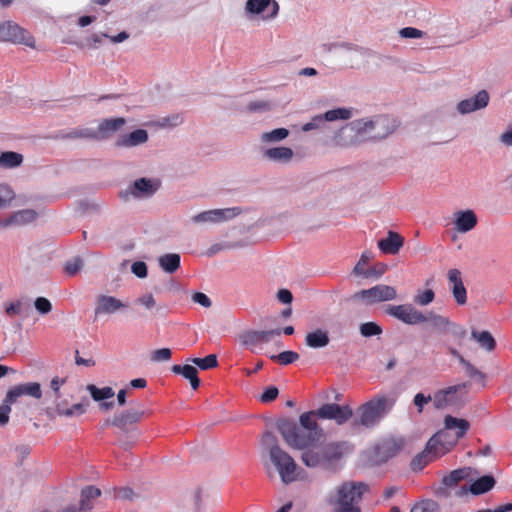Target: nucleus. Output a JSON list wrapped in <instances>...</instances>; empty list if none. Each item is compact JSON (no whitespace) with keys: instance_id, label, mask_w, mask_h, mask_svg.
<instances>
[{"instance_id":"nucleus-43","label":"nucleus","mask_w":512,"mask_h":512,"mask_svg":"<svg viewBox=\"0 0 512 512\" xmlns=\"http://www.w3.org/2000/svg\"><path fill=\"white\" fill-rule=\"evenodd\" d=\"M325 120L323 118V114L316 115L312 117L308 122H306L302 127L301 130L303 132H309L312 130H320L324 127Z\"/></svg>"},{"instance_id":"nucleus-55","label":"nucleus","mask_w":512,"mask_h":512,"mask_svg":"<svg viewBox=\"0 0 512 512\" xmlns=\"http://www.w3.org/2000/svg\"><path fill=\"white\" fill-rule=\"evenodd\" d=\"M430 401H433V397H431L430 395L425 396L422 393H417L414 397V404L418 408L419 412H422L423 407Z\"/></svg>"},{"instance_id":"nucleus-13","label":"nucleus","mask_w":512,"mask_h":512,"mask_svg":"<svg viewBox=\"0 0 512 512\" xmlns=\"http://www.w3.org/2000/svg\"><path fill=\"white\" fill-rule=\"evenodd\" d=\"M86 407L82 403L71 404L67 398L61 395L55 396V400L48 408L47 413L50 418L56 417H77L84 414Z\"/></svg>"},{"instance_id":"nucleus-57","label":"nucleus","mask_w":512,"mask_h":512,"mask_svg":"<svg viewBox=\"0 0 512 512\" xmlns=\"http://www.w3.org/2000/svg\"><path fill=\"white\" fill-rule=\"evenodd\" d=\"M183 122V118L179 114H174L168 117L163 118L162 126L165 127H176Z\"/></svg>"},{"instance_id":"nucleus-23","label":"nucleus","mask_w":512,"mask_h":512,"mask_svg":"<svg viewBox=\"0 0 512 512\" xmlns=\"http://www.w3.org/2000/svg\"><path fill=\"white\" fill-rule=\"evenodd\" d=\"M87 391L90 393L94 401L100 403L101 410L109 411L113 408L114 404L112 401H105L107 399L113 398L115 395V392L111 387L98 388L97 386L90 384L87 386Z\"/></svg>"},{"instance_id":"nucleus-2","label":"nucleus","mask_w":512,"mask_h":512,"mask_svg":"<svg viewBox=\"0 0 512 512\" xmlns=\"http://www.w3.org/2000/svg\"><path fill=\"white\" fill-rule=\"evenodd\" d=\"M396 128V120L386 115L361 118L339 129L333 137V143L335 146L349 147L368 140H380Z\"/></svg>"},{"instance_id":"nucleus-44","label":"nucleus","mask_w":512,"mask_h":512,"mask_svg":"<svg viewBox=\"0 0 512 512\" xmlns=\"http://www.w3.org/2000/svg\"><path fill=\"white\" fill-rule=\"evenodd\" d=\"M14 198L13 190L7 185L0 184V209L9 206Z\"/></svg>"},{"instance_id":"nucleus-59","label":"nucleus","mask_w":512,"mask_h":512,"mask_svg":"<svg viewBox=\"0 0 512 512\" xmlns=\"http://www.w3.org/2000/svg\"><path fill=\"white\" fill-rule=\"evenodd\" d=\"M5 311L8 315L14 316V315H20L22 312V302L21 301H15L9 303Z\"/></svg>"},{"instance_id":"nucleus-37","label":"nucleus","mask_w":512,"mask_h":512,"mask_svg":"<svg viewBox=\"0 0 512 512\" xmlns=\"http://www.w3.org/2000/svg\"><path fill=\"white\" fill-rule=\"evenodd\" d=\"M101 494L100 489L89 486L82 490L81 492V500H80V508L82 510H87L91 508L90 502L93 499H96Z\"/></svg>"},{"instance_id":"nucleus-15","label":"nucleus","mask_w":512,"mask_h":512,"mask_svg":"<svg viewBox=\"0 0 512 512\" xmlns=\"http://www.w3.org/2000/svg\"><path fill=\"white\" fill-rule=\"evenodd\" d=\"M159 188V181L152 178L136 179L123 193L126 200L142 199L152 196Z\"/></svg>"},{"instance_id":"nucleus-64","label":"nucleus","mask_w":512,"mask_h":512,"mask_svg":"<svg viewBox=\"0 0 512 512\" xmlns=\"http://www.w3.org/2000/svg\"><path fill=\"white\" fill-rule=\"evenodd\" d=\"M512 510V503L501 505L495 509L480 510L477 512H509Z\"/></svg>"},{"instance_id":"nucleus-7","label":"nucleus","mask_w":512,"mask_h":512,"mask_svg":"<svg viewBox=\"0 0 512 512\" xmlns=\"http://www.w3.org/2000/svg\"><path fill=\"white\" fill-rule=\"evenodd\" d=\"M393 401L385 396H377L358 409L359 422L365 427L376 425L392 408Z\"/></svg>"},{"instance_id":"nucleus-52","label":"nucleus","mask_w":512,"mask_h":512,"mask_svg":"<svg viewBox=\"0 0 512 512\" xmlns=\"http://www.w3.org/2000/svg\"><path fill=\"white\" fill-rule=\"evenodd\" d=\"M282 330L275 329V330H269V331H255L256 335L258 336L260 345L263 343H268L274 336H280Z\"/></svg>"},{"instance_id":"nucleus-16","label":"nucleus","mask_w":512,"mask_h":512,"mask_svg":"<svg viewBox=\"0 0 512 512\" xmlns=\"http://www.w3.org/2000/svg\"><path fill=\"white\" fill-rule=\"evenodd\" d=\"M386 313L409 325L420 324L427 321V318L422 312L407 304L390 305L386 308Z\"/></svg>"},{"instance_id":"nucleus-14","label":"nucleus","mask_w":512,"mask_h":512,"mask_svg":"<svg viewBox=\"0 0 512 512\" xmlns=\"http://www.w3.org/2000/svg\"><path fill=\"white\" fill-rule=\"evenodd\" d=\"M490 102V95L486 90L459 100L455 106L458 115L466 116L484 110Z\"/></svg>"},{"instance_id":"nucleus-11","label":"nucleus","mask_w":512,"mask_h":512,"mask_svg":"<svg viewBox=\"0 0 512 512\" xmlns=\"http://www.w3.org/2000/svg\"><path fill=\"white\" fill-rule=\"evenodd\" d=\"M245 10L250 18L270 21L279 11V5L275 0H247Z\"/></svg>"},{"instance_id":"nucleus-29","label":"nucleus","mask_w":512,"mask_h":512,"mask_svg":"<svg viewBox=\"0 0 512 512\" xmlns=\"http://www.w3.org/2000/svg\"><path fill=\"white\" fill-rule=\"evenodd\" d=\"M476 475L477 472L471 467L456 469L443 478V484L447 487H452L461 480L472 481Z\"/></svg>"},{"instance_id":"nucleus-63","label":"nucleus","mask_w":512,"mask_h":512,"mask_svg":"<svg viewBox=\"0 0 512 512\" xmlns=\"http://www.w3.org/2000/svg\"><path fill=\"white\" fill-rule=\"evenodd\" d=\"M63 383H64V380L60 379L58 377H55L52 379L50 387L55 392V396L61 395L59 390H60V387L63 385Z\"/></svg>"},{"instance_id":"nucleus-26","label":"nucleus","mask_w":512,"mask_h":512,"mask_svg":"<svg viewBox=\"0 0 512 512\" xmlns=\"http://www.w3.org/2000/svg\"><path fill=\"white\" fill-rule=\"evenodd\" d=\"M37 218V213L32 209L19 210L13 213L10 217L1 222L4 227L7 226H21L33 222Z\"/></svg>"},{"instance_id":"nucleus-60","label":"nucleus","mask_w":512,"mask_h":512,"mask_svg":"<svg viewBox=\"0 0 512 512\" xmlns=\"http://www.w3.org/2000/svg\"><path fill=\"white\" fill-rule=\"evenodd\" d=\"M434 507L433 502H421L416 504L412 509L411 512H432Z\"/></svg>"},{"instance_id":"nucleus-36","label":"nucleus","mask_w":512,"mask_h":512,"mask_svg":"<svg viewBox=\"0 0 512 512\" xmlns=\"http://www.w3.org/2000/svg\"><path fill=\"white\" fill-rule=\"evenodd\" d=\"M23 161L21 154L7 151L0 154V167L2 168H14L19 166Z\"/></svg>"},{"instance_id":"nucleus-45","label":"nucleus","mask_w":512,"mask_h":512,"mask_svg":"<svg viewBox=\"0 0 512 512\" xmlns=\"http://www.w3.org/2000/svg\"><path fill=\"white\" fill-rule=\"evenodd\" d=\"M270 358L278 361L282 365H288L298 360L299 354L294 351H284L278 355H271Z\"/></svg>"},{"instance_id":"nucleus-48","label":"nucleus","mask_w":512,"mask_h":512,"mask_svg":"<svg viewBox=\"0 0 512 512\" xmlns=\"http://www.w3.org/2000/svg\"><path fill=\"white\" fill-rule=\"evenodd\" d=\"M15 401H7V395L5 396L3 403L0 405V426H4L9 421V414L11 412V405Z\"/></svg>"},{"instance_id":"nucleus-20","label":"nucleus","mask_w":512,"mask_h":512,"mask_svg":"<svg viewBox=\"0 0 512 512\" xmlns=\"http://www.w3.org/2000/svg\"><path fill=\"white\" fill-rule=\"evenodd\" d=\"M127 304L110 295H100L95 307L96 315H110L127 309Z\"/></svg>"},{"instance_id":"nucleus-8","label":"nucleus","mask_w":512,"mask_h":512,"mask_svg":"<svg viewBox=\"0 0 512 512\" xmlns=\"http://www.w3.org/2000/svg\"><path fill=\"white\" fill-rule=\"evenodd\" d=\"M466 396V385L458 384L437 391L433 395V404L438 409L457 408L463 405Z\"/></svg>"},{"instance_id":"nucleus-27","label":"nucleus","mask_w":512,"mask_h":512,"mask_svg":"<svg viewBox=\"0 0 512 512\" xmlns=\"http://www.w3.org/2000/svg\"><path fill=\"white\" fill-rule=\"evenodd\" d=\"M126 123L125 118H109L104 119L98 125L97 131L93 134L96 137H108L114 132L120 130Z\"/></svg>"},{"instance_id":"nucleus-21","label":"nucleus","mask_w":512,"mask_h":512,"mask_svg":"<svg viewBox=\"0 0 512 512\" xmlns=\"http://www.w3.org/2000/svg\"><path fill=\"white\" fill-rule=\"evenodd\" d=\"M449 287L453 298L458 305L467 303V290L464 286L461 272L458 269H450L447 273Z\"/></svg>"},{"instance_id":"nucleus-5","label":"nucleus","mask_w":512,"mask_h":512,"mask_svg":"<svg viewBox=\"0 0 512 512\" xmlns=\"http://www.w3.org/2000/svg\"><path fill=\"white\" fill-rule=\"evenodd\" d=\"M457 443L450 433L439 430L429 439L425 450L412 461L413 469L421 470L429 462L449 453Z\"/></svg>"},{"instance_id":"nucleus-32","label":"nucleus","mask_w":512,"mask_h":512,"mask_svg":"<svg viewBox=\"0 0 512 512\" xmlns=\"http://www.w3.org/2000/svg\"><path fill=\"white\" fill-rule=\"evenodd\" d=\"M172 371L175 374H180L185 379L189 380L190 385L194 390H196L199 387L200 380L198 378V371L193 365H191V364H186L183 366L174 365L172 367Z\"/></svg>"},{"instance_id":"nucleus-6","label":"nucleus","mask_w":512,"mask_h":512,"mask_svg":"<svg viewBox=\"0 0 512 512\" xmlns=\"http://www.w3.org/2000/svg\"><path fill=\"white\" fill-rule=\"evenodd\" d=\"M366 486L362 483H344L338 486L328 497L335 512H360L355 504L360 500Z\"/></svg>"},{"instance_id":"nucleus-58","label":"nucleus","mask_w":512,"mask_h":512,"mask_svg":"<svg viewBox=\"0 0 512 512\" xmlns=\"http://www.w3.org/2000/svg\"><path fill=\"white\" fill-rule=\"evenodd\" d=\"M192 300L195 303H197V304H199V305H201V306H203L205 308H208V307L211 306V300L209 299V297L206 294H204L202 292L194 293L192 295Z\"/></svg>"},{"instance_id":"nucleus-22","label":"nucleus","mask_w":512,"mask_h":512,"mask_svg":"<svg viewBox=\"0 0 512 512\" xmlns=\"http://www.w3.org/2000/svg\"><path fill=\"white\" fill-rule=\"evenodd\" d=\"M470 429V423L466 419L446 415L443 420L442 431H447L456 441L463 438Z\"/></svg>"},{"instance_id":"nucleus-54","label":"nucleus","mask_w":512,"mask_h":512,"mask_svg":"<svg viewBox=\"0 0 512 512\" xmlns=\"http://www.w3.org/2000/svg\"><path fill=\"white\" fill-rule=\"evenodd\" d=\"M82 260L80 258H74L73 260L67 262L65 265V271L69 275H75L82 268Z\"/></svg>"},{"instance_id":"nucleus-28","label":"nucleus","mask_w":512,"mask_h":512,"mask_svg":"<svg viewBox=\"0 0 512 512\" xmlns=\"http://www.w3.org/2000/svg\"><path fill=\"white\" fill-rule=\"evenodd\" d=\"M144 415V411L139 410H126L116 415L112 421V424L120 428L121 430H127L129 425L135 424L141 420Z\"/></svg>"},{"instance_id":"nucleus-46","label":"nucleus","mask_w":512,"mask_h":512,"mask_svg":"<svg viewBox=\"0 0 512 512\" xmlns=\"http://www.w3.org/2000/svg\"><path fill=\"white\" fill-rule=\"evenodd\" d=\"M135 303L146 310H152L157 306L156 299L152 293H144L140 295L136 299Z\"/></svg>"},{"instance_id":"nucleus-30","label":"nucleus","mask_w":512,"mask_h":512,"mask_svg":"<svg viewBox=\"0 0 512 512\" xmlns=\"http://www.w3.org/2000/svg\"><path fill=\"white\" fill-rule=\"evenodd\" d=\"M330 342L328 332L323 329H316L306 334L305 344L313 349L324 348Z\"/></svg>"},{"instance_id":"nucleus-17","label":"nucleus","mask_w":512,"mask_h":512,"mask_svg":"<svg viewBox=\"0 0 512 512\" xmlns=\"http://www.w3.org/2000/svg\"><path fill=\"white\" fill-rule=\"evenodd\" d=\"M312 412L315 414L316 420L317 418L334 420L339 425L346 423L353 414L349 406H340L335 403L322 405L316 411Z\"/></svg>"},{"instance_id":"nucleus-61","label":"nucleus","mask_w":512,"mask_h":512,"mask_svg":"<svg viewBox=\"0 0 512 512\" xmlns=\"http://www.w3.org/2000/svg\"><path fill=\"white\" fill-rule=\"evenodd\" d=\"M499 142L506 147H512V128L505 130L499 136Z\"/></svg>"},{"instance_id":"nucleus-1","label":"nucleus","mask_w":512,"mask_h":512,"mask_svg":"<svg viewBox=\"0 0 512 512\" xmlns=\"http://www.w3.org/2000/svg\"><path fill=\"white\" fill-rule=\"evenodd\" d=\"M300 426L291 421H283L278 428L286 444L302 450L301 460L307 467H317L335 457V446L324 444V432L319 427L315 414L306 412L299 417Z\"/></svg>"},{"instance_id":"nucleus-39","label":"nucleus","mask_w":512,"mask_h":512,"mask_svg":"<svg viewBox=\"0 0 512 512\" xmlns=\"http://www.w3.org/2000/svg\"><path fill=\"white\" fill-rule=\"evenodd\" d=\"M189 361L202 370L214 368L218 364L217 357L214 354H210L204 358H192Z\"/></svg>"},{"instance_id":"nucleus-56","label":"nucleus","mask_w":512,"mask_h":512,"mask_svg":"<svg viewBox=\"0 0 512 512\" xmlns=\"http://www.w3.org/2000/svg\"><path fill=\"white\" fill-rule=\"evenodd\" d=\"M106 39H108L112 44H119L125 42L129 38V34L126 31H121L116 35H110L108 33H103Z\"/></svg>"},{"instance_id":"nucleus-3","label":"nucleus","mask_w":512,"mask_h":512,"mask_svg":"<svg viewBox=\"0 0 512 512\" xmlns=\"http://www.w3.org/2000/svg\"><path fill=\"white\" fill-rule=\"evenodd\" d=\"M261 444L265 451L264 465L269 475L275 470L284 484L302 479V469L298 467L293 457L279 446L272 433H265Z\"/></svg>"},{"instance_id":"nucleus-49","label":"nucleus","mask_w":512,"mask_h":512,"mask_svg":"<svg viewBox=\"0 0 512 512\" xmlns=\"http://www.w3.org/2000/svg\"><path fill=\"white\" fill-rule=\"evenodd\" d=\"M172 352L169 348H161L152 352L151 360L153 362H166L171 359Z\"/></svg>"},{"instance_id":"nucleus-47","label":"nucleus","mask_w":512,"mask_h":512,"mask_svg":"<svg viewBox=\"0 0 512 512\" xmlns=\"http://www.w3.org/2000/svg\"><path fill=\"white\" fill-rule=\"evenodd\" d=\"M34 307L41 315H46L52 311V304L49 299L45 297H38L34 301Z\"/></svg>"},{"instance_id":"nucleus-40","label":"nucleus","mask_w":512,"mask_h":512,"mask_svg":"<svg viewBox=\"0 0 512 512\" xmlns=\"http://www.w3.org/2000/svg\"><path fill=\"white\" fill-rule=\"evenodd\" d=\"M371 257V253L369 252L362 253L359 261L357 262L353 269V272L357 275H363L364 277L372 276V271L365 270V265L371 259Z\"/></svg>"},{"instance_id":"nucleus-10","label":"nucleus","mask_w":512,"mask_h":512,"mask_svg":"<svg viewBox=\"0 0 512 512\" xmlns=\"http://www.w3.org/2000/svg\"><path fill=\"white\" fill-rule=\"evenodd\" d=\"M0 40L15 44H24L28 47H35L33 36L18 24L6 21L0 24Z\"/></svg>"},{"instance_id":"nucleus-62","label":"nucleus","mask_w":512,"mask_h":512,"mask_svg":"<svg viewBox=\"0 0 512 512\" xmlns=\"http://www.w3.org/2000/svg\"><path fill=\"white\" fill-rule=\"evenodd\" d=\"M277 299L284 304H290L293 297L292 293L287 289H281L277 293Z\"/></svg>"},{"instance_id":"nucleus-41","label":"nucleus","mask_w":512,"mask_h":512,"mask_svg":"<svg viewBox=\"0 0 512 512\" xmlns=\"http://www.w3.org/2000/svg\"><path fill=\"white\" fill-rule=\"evenodd\" d=\"M434 298L435 294L433 290L426 289L417 292V294L414 296V302L420 306H427L433 302Z\"/></svg>"},{"instance_id":"nucleus-12","label":"nucleus","mask_w":512,"mask_h":512,"mask_svg":"<svg viewBox=\"0 0 512 512\" xmlns=\"http://www.w3.org/2000/svg\"><path fill=\"white\" fill-rule=\"evenodd\" d=\"M242 212L239 207H228L203 211L191 217L196 224H218L234 219Z\"/></svg>"},{"instance_id":"nucleus-34","label":"nucleus","mask_w":512,"mask_h":512,"mask_svg":"<svg viewBox=\"0 0 512 512\" xmlns=\"http://www.w3.org/2000/svg\"><path fill=\"white\" fill-rule=\"evenodd\" d=\"M471 337L486 351H493L496 346L494 337L488 331L472 330Z\"/></svg>"},{"instance_id":"nucleus-51","label":"nucleus","mask_w":512,"mask_h":512,"mask_svg":"<svg viewBox=\"0 0 512 512\" xmlns=\"http://www.w3.org/2000/svg\"><path fill=\"white\" fill-rule=\"evenodd\" d=\"M131 272L138 278L144 279L147 277V265L143 261H136L131 265Z\"/></svg>"},{"instance_id":"nucleus-50","label":"nucleus","mask_w":512,"mask_h":512,"mask_svg":"<svg viewBox=\"0 0 512 512\" xmlns=\"http://www.w3.org/2000/svg\"><path fill=\"white\" fill-rule=\"evenodd\" d=\"M399 35L402 38L419 39L424 36V32L414 27H405L399 31Z\"/></svg>"},{"instance_id":"nucleus-4","label":"nucleus","mask_w":512,"mask_h":512,"mask_svg":"<svg viewBox=\"0 0 512 512\" xmlns=\"http://www.w3.org/2000/svg\"><path fill=\"white\" fill-rule=\"evenodd\" d=\"M289 135L290 131L284 127L274 128L259 134V151L262 158L274 165H290L296 157L295 151L289 146L278 145L285 141Z\"/></svg>"},{"instance_id":"nucleus-33","label":"nucleus","mask_w":512,"mask_h":512,"mask_svg":"<svg viewBox=\"0 0 512 512\" xmlns=\"http://www.w3.org/2000/svg\"><path fill=\"white\" fill-rule=\"evenodd\" d=\"M495 485V479L491 475H485L470 485V492L474 495H480L490 491Z\"/></svg>"},{"instance_id":"nucleus-38","label":"nucleus","mask_w":512,"mask_h":512,"mask_svg":"<svg viewBox=\"0 0 512 512\" xmlns=\"http://www.w3.org/2000/svg\"><path fill=\"white\" fill-rule=\"evenodd\" d=\"M240 343L253 352H257L259 349H261V345L255 331H248L243 333L240 336Z\"/></svg>"},{"instance_id":"nucleus-35","label":"nucleus","mask_w":512,"mask_h":512,"mask_svg":"<svg viewBox=\"0 0 512 512\" xmlns=\"http://www.w3.org/2000/svg\"><path fill=\"white\" fill-rule=\"evenodd\" d=\"M353 110L351 108H336L328 110L323 114L325 122H333L337 120H348L352 118Z\"/></svg>"},{"instance_id":"nucleus-9","label":"nucleus","mask_w":512,"mask_h":512,"mask_svg":"<svg viewBox=\"0 0 512 512\" xmlns=\"http://www.w3.org/2000/svg\"><path fill=\"white\" fill-rule=\"evenodd\" d=\"M397 298V291L393 286L378 284L369 289L361 290L353 295V300L364 305H374L380 302L391 301Z\"/></svg>"},{"instance_id":"nucleus-24","label":"nucleus","mask_w":512,"mask_h":512,"mask_svg":"<svg viewBox=\"0 0 512 512\" xmlns=\"http://www.w3.org/2000/svg\"><path fill=\"white\" fill-rule=\"evenodd\" d=\"M23 395H29L37 399L41 398L42 391L40 385L38 383L17 385L7 392V401L16 402L17 399Z\"/></svg>"},{"instance_id":"nucleus-31","label":"nucleus","mask_w":512,"mask_h":512,"mask_svg":"<svg viewBox=\"0 0 512 512\" xmlns=\"http://www.w3.org/2000/svg\"><path fill=\"white\" fill-rule=\"evenodd\" d=\"M159 267L168 274H173L180 267L181 258L177 253H167L158 257Z\"/></svg>"},{"instance_id":"nucleus-25","label":"nucleus","mask_w":512,"mask_h":512,"mask_svg":"<svg viewBox=\"0 0 512 512\" xmlns=\"http://www.w3.org/2000/svg\"><path fill=\"white\" fill-rule=\"evenodd\" d=\"M404 239L396 232L389 231L386 238L378 241V248L384 254L394 255L403 246Z\"/></svg>"},{"instance_id":"nucleus-53","label":"nucleus","mask_w":512,"mask_h":512,"mask_svg":"<svg viewBox=\"0 0 512 512\" xmlns=\"http://www.w3.org/2000/svg\"><path fill=\"white\" fill-rule=\"evenodd\" d=\"M278 394H279V391L275 386H269L259 396V400L263 403H268V402L275 400L277 398Z\"/></svg>"},{"instance_id":"nucleus-42","label":"nucleus","mask_w":512,"mask_h":512,"mask_svg":"<svg viewBox=\"0 0 512 512\" xmlns=\"http://www.w3.org/2000/svg\"><path fill=\"white\" fill-rule=\"evenodd\" d=\"M360 333L363 337L380 335L382 328L375 322H366L360 325Z\"/></svg>"},{"instance_id":"nucleus-19","label":"nucleus","mask_w":512,"mask_h":512,"mask_svg":"<svg viewBox=\"0 0 512 512\" xmlns=\"http://www.w3.org/2000/svg\"><path fill=\"white\" fill-rule=\"evenodd\" d=\"M149 140L148 132L145 129H136L129 133L121 134L115 141V146L123 149H130L144 145Z\"/></svg>"},{"instance_id":"nucleus-18","label":"nucleus","mask_w":512,"mask_h":512,"mask_svg":"<svg viewBox=\"0 0 512 512\" xmlns=\"http://www.w3.org/2000/svg\"><path fill=\"white\" fill-rule=\"evenodd\" d=\"M478 223V217L472 209L458 210L453 213L454 230L459 233L472 231Z\"/></svg>"}]
</instances>
